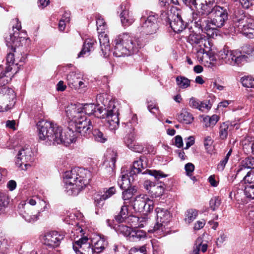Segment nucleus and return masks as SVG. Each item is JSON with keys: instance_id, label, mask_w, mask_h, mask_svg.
Here are the masks:
<instances>
[{"instance_id": "f257e3e1", "label": "nucleus", "mask_w": 254, "mask_h": 254, "mask_svg": "<svg viewBox=\"0 0 254 254\" xmlns=\"http://www.w3.org/2000/svg\"><path fill=\"white\" fill-rule=\"evenodd\" d=\"M37 126L39 139L44 141L47 145L62 143L67 146L75 141L77 137L72 129L68 127L64 131L63 135L62 127L46 120L39 121Z\"/></svg>"}, {"instance_id": "f03ea898", "label": "nucleus", "mask_w": 254, "mask_h": 254, "mask_svg": "<svg viewBox=\"0 0 254 254\" xmlns=\"http://www.w3.org/2000/svg\"><path fill=\"white\" fill-rule=\"evenodd\" d=\"M113 45V55L117 57H121L137 53L141 47V43L138 38L131 33H123L115 38Z\"/></svg>"}, {"instance_id": "7ed1b4c3", "label": "nucleus", "mask_w": 254, "mask_h": 254, "mask_svg": "<svg viewBox=\"0 0 254 254\" xmlns=\"http://www.w3.org/2000/svg\"><path fill=\"white\" fill-rule=\"evenodd\" d=\"M86 172L83 168L75 167L64 173V191L67 195H77L85 188L88 183Z\"/></svg>"}, {"instance_id": "20e7f679", "label": "nucleus", "mask_w": 254, "mask_h": 254, "mask_svg": "<svg viewBox=\"0 0 254 254\" xmlns=\"http://www.w3.org/2000/svg\"><path fill=\"white\" fill-rule=\"evenodd\" d=\"M16 23L12 26V30L9 33L5 34V40L7 47H11V51L16 53L15 47H19L22 44L26 39V33L21 30V25L18 19H15Z\"/></svg>"}, {"instance_id": "39448f33", "label": "nucleus", "mask_w": 254, "mask_h": 254, "mask_svg": "<svg viewBox=\"0 0 254 254\" xmlns=\"http://www.w3.org/2000/svg\"><path fill=\"white\" fill-rule=\"evenodd\" d=\"M143 157H140L138 160L133 162L132 167L127 174L122 175L118 179V184L122 190L126 189L131 187L130 184L137 176V175L141 173L142 170L145 168L143 163Z\"/></svg>"}, {"instance_id": "423d86ee", "label": "nucleus", "mask_w": 254, "mask_h": 254, "mask_svg": "<svg viewBox=\"0 0 254 254\" xmlns=\"http://www.w3.org/2000/svg\"><path fill=\"white\" fill-rule=\"evenodd\" d=\"M162 18L175 32H182L186 27V24L183 20L178 10L176 7H172L169 11L162 14Z\"/></svg>"}, {"instance_id": "0eeeda50", "label": "nucleus", "mask_w": 254, "mask_h": 254, "mask_svg": "<svg viewBox=\"0 0 254 254\" xmlns=\"http://www.w3.org/2000/svg\"><path fill=\"white\" fill-rule=\"evenodd\" d=\"M34 160L33 153L29 146H25L19 149L15 159V164L22 170H26L31 167Z\"/></svg>"}, {"instance_id": "6e6552de", "label": "nucleus", "mask_w": 254, "mask_h": 254, "mask_svg": "<svg viewBox=\"0 0 254 254\" xmlns=\"http://www.w3.org/2000/svg\"><path fill=\"white\" fill-rule=\"evenodd\" d=\"M66 113L67 117L72 120L74 124L75 132L80 133L81 135L86 136L91 131V127H94L91 124L90 120H87L85 115H80L78 117L72 116L70 111L67 109Z\"/></svg>"}, {"instance_id": "1a4fd4ad", "label": "nucleus", "mask_w": 254, "mask_h": 254, "mask_svg": "<svg viewBox=\"0 0 254 254\" xmlns=\"http://www.w3.org/2000/svg\"><path fill=\"white\" fill-rule=\"evenodd\" d=\"M129 206L135 212L146 214L153 210L154 203L146 196L137 195L130 202Z\"/></svg>"}, {"instance_id": "9d476101", "label": "nucleus", "mask_w": 254, "mask_h": 254, "mask_svg": "<svg viewBox=\"0 0 254 254\" xmlns=\"http://www.w3.org/2000/svg\"><path fill=\"white\" fill-rule=\"evenodd\" d=\"M157 16V14L152 12H149V15L147 17L145 15H143L140 19L141 32L147 35L156 33L159 28Z\"/></svg>"}, {"instance_id": "9b49d317", "label": "nucleus", "mask_w": 254, "mask_h": 254, "mask_svg": "<svg viewBox=\"0 0 254 254\" xmlns=\"http://www.w3.org/2000/svg\"><path fill=\"white\" fill-rule=\"evenodd\" d=\"M155 211L156 213V223L153 229L148 231L156 233L162 232L166 225L171 220L170 213L167 209L160 207L156 208Z\"/></svg>"}, {"instance_id": "f8f14e48", "label": "nucleus", "mask_w": 254, "mask_h": 254, "mask_svg": "<svg viewBox=\"0 0 254 254\" xmlns=\"http://www.w3.org/2000/svg\"><path fill=\"white\" fill-rule=\"evenodd\" d=\"M119 109L114 101L111 100L107 106V125L110 130L117 129L119 126Z\"/></svg>"}, {"instance_id": "ddd939ff", "label": "nucleus", "mask_w": 254, "mask_h": 254, "mask_svg": "<svg viewBox=\"0 0 254 254\" xmlns=\"http://www.w3.org/2000/svg\"><path fill=\"white\" fill-rule=\"evenodd\" d=\"M208 16H200L197 14H193L192 20L194 26L202 32L206 33L209 36H212L214 27L211 25V19L209 20Z\"/></svg>"}, {"instance_id": "4468645a", "label": "nucleus", "mask_w": 254, "mask_h": 254, "mask_svg": "<svg viewBox=\"0 0 254 254\" xmlns=\"http://www.w3.org/2000/svg\"><path fill=\"white\" fill-rule=\"evenodd\" d=\"M228 20L227 10L222 7L215 6L214 12L211 14V25L214 27V30L223 27Z\"/></svg>"}, {"instance_id": "2eb2a0df", "label": "nucleus", "mask_w": 254, "mask_h": 254, "mask_svg": "<svg viewBox=\"0 0 254 254\" xmlns=\"http://www.w3.org/2000/svg\"><path fill=\"white\" fill-rule=\"evenodd\" d=\"M64 235L57 231H51L45 234L41 238L42 243L50 248L58 247Z\"/></svg>"}, {"instance_id": "dca6fc26", "label": "nucleus", "mask_w": 254, "mask_h": 254, "mask_svg": "<svg viewBox=\"0 0 254 254\" xmlns=\"http://www.w3.org/2000/svg\"><path fill=\"white\" fill-rule=\"evenodd\" d=\"M67 109L70 111L71 115L75 117H78L80 115H84L83 114L94 115L95 109H96V105L94 104H85L84 105H71L67 107Z\"/></svg>"}, {"instance_id": "f3484780", "label": "nucleus", "mask_w": 254, "mask_h": 254, "mask_svg": "<svg viewBox=\"0 0 254 254\" xmlns=\"http://www.w3.org/2000/svg\"><path fill=\"white\" fill-rule=\"evenodd\" d=\"M19 54L16 55L17 57L15 58V54L12 52H9L7 54L6 61V71H12L14 73H16L19 69V67L22 65V64L24 62L25 58L21 56L19 58Z\"/></svg>"}, {"instance_id": "a211bd4d", "label": "nucleus", "mask_w": 254, "mask_h": 254, "mask_svg": "<svg viewBox=\"0 0 254 254\" xmlns=\"http://www.w3.org/2000/svg\"><path fill=\"white\" fill-rule=\"evenodd\" d=\"M88 241V239L85 237L73 243V249L76 254H93V247Z\"/></svg>"}, {"instance_id": "6ab92c4d", "label": "nucleus", "mask_w": 254, "mask_h": 254, "mask_svg": "<svg viewBox=\"0 0 254 254\" xmlns=\"http://www.w3.org/2000/svg\"><path fill=\"white\" fill-rule=\"evenodd\" d=\"M237 26L244 35L249 38H254V20L248 18L240 19Z\"/></svg>"}, {"instance_id": "aec40b11", "label": "nucleus", "mask_w": 254, "mask_h": 254, "mask_svg": "<svg viewBox=\"0 0 254 254\" xmlns=\"http://www.w3.org/2000/svg\"><path fill=\"white\" fill-rule=\"evenodd\" d=\"M222 59L228 64L233 65L239 64L245 59V56L237 51H224L221 54Z\"/></svg>"}, {"instance_id": "412c9836", "label": "nucleus", "mask_w": 254, "mask_h": 254, "mask_svg": "<svg viewBox=\"0 0 254 254\" xmlns=\"http://www.w3.org/2000/svg\"><path fill=\"white\" fill-rule=\"evenodd\" d=\"M124 141L126 146L133 151L141 153L144 150V146L135 141L134 132L128 133L125 137Z\"/></svg>"}, {"instance_id": "4be33fe9", "label": "nucleus", "mask_w": 254, "mask_h": 254, "mask_svg": "<svg viewBox=\"0 0 254 254\" xmlns=\"http://www.w3.org/2000/svg\"><path fill=\"white\" fill-rule=\"evenodd\" d=\"M22 208L20 210V215L28 222H34L38 220L41 211H38L36 213H33V208L27 204H22Z\"/></svg>"}, {"instance_id": "5701e85b", "label": "nucleus", "mask_w": 254, "mask_h": 254, "mask_svg": "<svg viewBox=\"0 0 254 254\" xmlns=\"http://www.w3.org/2000/svg\"><path fill=\"white\" fill-rule=\"evenodd\" d=\"M14 73L12 71H7L6 68L4 71H2L0 67V87H3L2 88V93L6 94H13L14 91L12 89H10L6 86H5L11 80V78L13 76Z\"/></svg>"}, {"instance_id": "b1692460", "label": "nucleus", "mask_w": 254, "mask_h": 254, "mask_svg": "<svg viewBox=\"0 0 254 254\" xmlns=\"http://www.w3.org/2000/svg\"><path fill=\"white\" fill-rule=\"evenodd\" d=\"M80 78L79 74L72 71L66 75V80L68 85L70 87L77 89L85 87L84 83L80 80Z\"/></svg>"}, {"instance_id": "393cba45", "label": "nucleus", "mask_w": 254, "mask_h": 254, "mask_svg": "<svg viewBox=\"0 0 254 254\" xmlns=\"http://www.w3.org/2000/svg\"><path fill=\"white\" fill-rule=\"evenodd\" d=\"M116 189L113 187L108 189H104L103 194H102V192L101 194L98 193L95 196V205L99 207L102 206L104 203V201L114 195L116 193Z\"/></svg>"}, {"instance_id": "a878e982", "label": "nucleus", "mask_w": 254, "mask_h": 254, "mask_svg": "<svg viewBox=\"0 0 254 254\" xmlns=\"http://www.w3.org/2000/svg\"><path fill=\"white\" fill-rule=\"evenodd\" d=\"M215 6H214V1L205 0L200 4V7L197 9L198 14L201 16H208L214 12Z\"/></svg>"}, {"instance_id": "bb28decb", "label": "nucleus", "mask_w": 254, "mask_h": 254, "mask_svg": "<svg viewBox=\"0 0 254 254\" xmlns=\"http://www.w3.org/2000/svg\"><path fill=\"white\" fill-rule=\"evenodd\" d=\"M188 41L192 45H197L201 48L206 47V44L209 43L205 36L195 33H192L190 34Z\"/></svg>"}, {"instance_id": "cd10ccee", "label": "nucleus", "mask_w": 254, "mask_h": 254, "mask_svg": "<svg viewBox=\"0 0 254 254\" xmlns=\"http://www.w3.org/2000/svg\"><path fill=\"white\" fill-rule=\"evenodd\" d=\"M127 204H125L122 206L121 210L120 211V213L116 215L115 217V219L116 221L119 223H122L124 222L127 218L128 220H131L132 223L133 222H136L138 221V218L137 217H135L134 216H129L127 217L128 215V208L127 206H129Z\"/></svg>"}, {"instance_id": "c85d7f7f", "label": "nucleus", "mask_w": 254, "mask_h": 254, "mask_svg": "<svg viewBox=\"0 0 254 254\" xmlns=\"http://www.w3.org/2000/svg\"><path fill=\"white\" fill-rule=\"evenodd\" d=\"M98 33H99V40L102 54L104 57H107L110 51L109 37L105 33V31Z\"/></svg>"}, {"instance_id": "c756f323", "label": "nucleus", "mask_w": 254, "mask_h": 254, "mask_svg": "<svg viewBox=\"0 0 254 254\" xmlns=\"http://www.w3.org/2000/svg\"><path fill=\"white\" fill-rule=\"evenodd\" d=\"M97 44L96 41L92 38H88L85 41L81 51L78 54V57L88 56L89 52L94 49V46Z\"/></svg>"}, {"instance_id": "7c9ffc66", "label": "nucleus", "mask_w": 254, "mask_h": 254, "mask_svg": "<svg viewBox=\"0 0 254 254\" xmlns=\"http://www.w3.org/2000/svg\"><path fill=\"white\" fill-rule=\"evenodd\" d=\"M120 18L122 24L125 27L130 26L134 21L132 13L126 9L125 7L120 14Z\"/></svg>"}, {"instance_id": "2f4dec72", "label": "nucleus", "mask_w": 254, "mask_h": 254, "mask_svg": "<svg viewBox=\"0 0 254 254\" xmlns=\"http://www.w3.org/2000/svg\"><path fill=\"white\" fill-rule=\"evenodd\" d=\"M125 190L122 192V198L124 200V203L125 204L128 203V205H129L130 202L134 200L135 198L133 196L135 195L137 192V188L132 186Z\"/></svg>"}, {"instance_id": "473e14b6", "label": "nucleus", "mask_w": 254, "mask_h": 254, "mask_svg": "<svg viewBox=\"0 0 254 254\" xmlns=\"http://www.w3.org/2000/svg\"><path fill=\"white\" fill-rule=\"evenodd\" d=\"M92 245L94 253H99L102 252L107 245V241L101 237H96L92 240Z\"/></svg>"}, {"instance_id": "72a5a7b5", "label": "nucleus", "mask_w": 254, "mask_h": 254, "mask_svg": "<svg viewBox=\"0 0 254 254\" xmlns=\"http://www.w3.org/2000/svg\"><path fill=\"white\" fill-rule=\"evenodd\" d=\"M146 238V233L144 230L132 229L127 240L132 242H137Z\"/></svg>"}, {"instance_id": "f704fd0d", "label": "nucleus", "mask_w": 254, "mask_h": 254, "mask_svg": "<svg viewBox=\"0 0 254 254\" xmlns=\"http://www.w3.org/2000/svg\"><path fill=\"white\" fill-rule=\"evenodd\" d=\"M92 134L94 140L100 143H105L108 139V136L104 130L101 128L93 127Z\"/></svg>"}, {"instance_id": "c9c22d12", "label": "nucleus", "mask_w": 254, "mask_h": 254, "mask_svg": "<svg viewBox=\"0 0 254 254\" xmlns=\"http://www.w3.org/2000/svg\"><path fill=\"white\" fill-rule=\"evenodd\" d=\"M177 119L180 123L190 124L193 121L192 115L186 109H182L180 114L178 115Z\"/></svg>"}, {"instance_id": "e433bc0d", "label": "nucleus", "mask_w": 254, "mask_h": 254, "mask_svg": "<svg viewBox=\"0 0 254 254\" xmlns=\"http://www.w3.org/2000/svg\"><path fill=\"white\" fill-rule=\"evenodd\" d=\"M165 189V184L160 182L157 185H154L152 187L150 194L153 197H158L163 195Z\"/></svg>"}, {"instance_id": "4c0bfd02", "label": "nucleus", "mask_w": 254, "mask_h": 254, "mask_svg": "<svg viewBox=\"0 0 254 254\" xmlns=\"http://www.w3.org/2000/svg\"><path fill=\"white\" fill-rule=\"evenodd\" d=\"M198 212L196 209H189L185 213V221L190 224L192 222L197 216Z\"/></svg>"}, {"instance_id": "58836bf2", "label": "nucleus", "mask_w": 254, "mask_h": 254, "mask_svg": "<svg viewBox=\"0 0 254 254\" xmlns=\"http://www.w3.org/2000/svg\"><path fill=\"white\" fill-rule=\"evenodd\" d=\"M176 84L180 88L186 89L190 86V80L183 76H178L176 78Z\"/></svg>"}, {"instance_id": "ea45409f", "label": "nucleus", "mask_w": 254, "mask_h": 254, "mask_svg": "<svg viewBox=\"0 0 254 254\" xmlns=\"http://www.w3.org/2000/svg\"><path fill=\"white\" fill-rule=\"evenodd\" d=\"M116 229L118 233L123 234L124 236L126 237L127 239L132 229L129 227L123 224L119 225Z\"/></svg>"}, {"instance_id": "a19ab883", "label": "nucleus", "mask_w": 254, "mask_h": 254, "mask_svg": "<svg viewBox=\"0 0 254 254\" xmlns=\"http://www.w3.org/2000/svg\"><path fill=\"white\" fill-rule=\"evenodd\" d=\"M241 82L243 86L247 88H254V78L251 76L242 77Z\"/></svg>"}, {"instance_id": "79ce46f5", "label": "nucleus", "mask_w": 254, "mask_h": 254, "mask_svg": "<svg viewBox=\"0 0 254 254\" xmlns=\"http://www.w3.org/2000/svg\"><path fill=\"white\" fill-rule=\"evenodd\" d=\"M181 2L192 9H193V7L197 8L196 0H173V3L175 4L179 5Z\"/></svg>"}, {"instance_id": "37998d69", "label": "nucleus", "mask_w": 254, "mask_h": 254, "mask_svg": "<svg viewBox=\"0 0 254 254\" xmlns=\"http://www.w3.org/2000/svg\"><path fill=\"white\" fill-rule=\"evenodd\" d=\"M70 21L69 14L68 12H65L59 23V28L60 31H64L65 29V25L69 23Z\"/></svg>"}, {"instance_id": "c03bdc74", "label": "nucleus", "mask_w": 254, "mask_h": 254, "mask_svg": "<svg viewBox=\"0 0 254 254\" xmlns=\"http://www.w3.org/2000/svg\"><path fill=\"white\" fill-rule=\"evenodd\" d=\"M228 122L223 123L220 127L219 135L221 139H224L226 138L228 135V129L229 127Z\"/></svg>"}, {"instance_id": "a18cd8bd", "label": "nucleus", "mask_w": 254, "mask_h": 254, "mask_svg": "<svg viewBox=\"0 0 254 254\" xmlns=\"http://www.w3.org/2000/svg\"><path fill=\"white\" fill-rule=\"evenodd\" d=\"M241 163L242 166L245 167L247 169L254 170V157H248L243 160Z\"/></svg>"}, {"instance_id": "49530a36", "label": "nucleus", "mask_w": 254, "mask_h": 254, "mask_svg": "<svg viewBox=\"0 0 254 254\" xmlns=\"http://www.w3.org/2000/svg\"><path fill=\"white\" fill-rule=\"evenodd\" d=\"M10 202V197L7 192H0V207H6Z\"/></svg>"}, {"instance_id": "de8ad7c7", "label": "nucleus", "mask_w": 254, "mask_h": 254, "mask_svg": "<svg viewBox=\"0 0 254 254\" xmlns=\"http://www.w3.org/2000/svg\"><path fill=\"white\" fill-rule=\"evenodd\" d=\"M96 25L98 32H102L105 31L106 25L104 19L101 16H96Z\"/></svg>"}, {"instance_id": "09e8293b", "label": "nucleus", "mask_w": 254, "mask_h": 254, "mask_svg": "<svg viewBox=\"0 0 254 254\" xmlns=\"http://www.w3.org/2000/svg\"><path fill=\"white\" fill-rule=\"evenodd\" d=\"M221 203V200L218 196L212 197L209 201L210 208L213 211L217 210Z\"/></svg>"}, {"instance_id": "8fccbe9b", "label": "nucleus", "mask_w": 254, "mask_h": 254, "mask_svg": "<svg viewBox=\"0 0 254 254\" xmlns=\"http://www.w3.org/2000/svg\"><path fill=\"white\" fill-rule=\"evenodd\" d=\"M137 124V117L136 115H134L131 120H129L128 122H127L126 123H125V127L127 129H128V133L134 132L133 131L134 130V126Z\"/></svg>"}, {"instance_id": "3c124183", "label": "nucleus", "mask_w": 254, "mask_h": 254, "mask_svg": "<svg viewBox=\"0 0 254 254\" xmlns=\"http://www.w3.org/2000/svg\"><path fill=\"white\" fill-rule=\"evenodd\" d=\"M243 181L245 183L254 184V170H251L243 177Z\"/></svg>"}, {"instance_id": "603ef678", "label": "nucleus", "mask_w": 254, "mask_h": 254, "mask_svg": "<svg viewBox=\"0 0 254 254\" xmlns=\"http://www.w3.org/2000/svg\"><path fill=\"white\" fill-rule=\"evenodd\" d=\"M116 162V155L114 154V156H112L109 161H106L105 163L108 162L109 167L107 168V172L111 174L114 172V170L115 167V163Z\"/></svg>"}, {"instance_id": "864d4df0", "label": "nucleus", "mask_w": 254, "mask_h": 254, "mask_svg": "<svg viewBox=\"0 0 254 254\" xmlns=\"http://www.w3.org/2000/svg\"><path fill=\"white\" fill-rule=\"evenodd\" d=\"M107 115V107L104 108L103 107L96 105V109L94 113V116L98 118H104V115Z\"/></svg>"}, {"instance_id": "5fc2aeb1", "label": "nucleus", "mask_w": 254, "mask_h": 254, "mask_svg": "<svg viewBox=\"0 0 254 254\" xmlns=\"http://www.w3.org/2000/svg\"><path fill=\"white\" fill-rule=\"evenodd\" d=\"M128 254H146V248L145 245L138 247H133L130 249Z\"/></svg>"}, {"instance_id": "6e6d98bb", "label": "nucleus", "mask_w": 254, "mask_h": 254, "mask_svg": "<svg viewBox=\"0 0 254 254\" xmlns=\"http://www.w3.org/2000/svg\"><path fill=\"white\" fill-rule=\"evenodd\" d=\"M148 174L151 176L154 177L155 179L159 180L162 178H165L168 176V175L165 174L161 171H157L155 170H148Z\"/></svg>"}, {"instance_id": "4d7b16f0", "label": "nucleus", "mask_w": 254, "mask_h": 254, "mask_svg": "<svg viewBox=\"0 0 254 254\" xmlns=\"http://www.w3.org/2000/svg\"><path fill=\"white\" fill-rule=\"evenodd\" d=\"M244 192L247 197L254 199V193L252 185L246 186Z\"/></svg>"}, {"instance_id": "13d9d810", "label": "nucleus", "mask_w": 254, "mask_h": 254, "mask_svg": "<svg viewBox=\"0 0 254 254\" xmlns=\"http://www.w3.org/2000/svg\"><path fill=\"white\" fill-rule=\"evenodd\" d=\"M211 106L212 105L210 104L209 100L200 102L199 110L201 111H204L205 110H209Z\"/></svg>"}, {"instance_id": "bf43d9fd", "label": "nucleus", "mask_w": 254, "mask_h": 254, "mask_svg": "<svg viewBox=\"0 0 254 254\" xmlns=\"http://www.w3.org/2000/svg\"><path fill=\"white\" fill-rule=\"evenodd\" d=\"M196 247L199 249V251H201L203 253H205L207 249V245L206 244H202L201 239L198 238L196 241Z\"/></svg>"}, {"instance_id": "052dcab7", "label": "nucleus", "mask_w": 254, "mask_h": 254, "mask_svg": "<svg viewBox=\"0 0 254 254\" xmlns=\"http://www.w3.org/2000/svg\"><path fill=\"white\" fill-rule=\"evenodd\" d=\"M247 170L248 169L245 167L242 166V164L241 163L238 169L236 171L235 178L237 177H244L248 172L247 171Z\"/></svg>"}, {"instance_id": "680f3d73", "label": "nucleus", "mask_w": 254, "mask_h": 254, "mask_svg": "<svg viewBox=\"0 0 254 254\" xmlns=\"http://www.w3.org/2000/svg\"><path fill=\"white\" fill-rule=\"evenodd\" d=\"M199 103H200L199 101L196 99L194 97H191L190 99L189 104L190 107H191L192 108H194V109H197L199 110Z\"/></svg>"}, {"instance_id": "e2e57ef3", "label": "nucleus", "mask_w": 254, "mask_h": 254, "mask_svg": "<svg viewBox=\"0 0 254 254\" xmlns=\"http://www.w3.org/2000/svg\"><path fill=\"white\" fill-rule=\"evenodd\" d=\"M185 169L186 172V174L188 176H190L192 172L194 170V166L191 163H188L186 164Z\"/></svg>"}, {"instance_id": "0e129e2a", "label": "nucleus", "mask_w": 254, "mask_h": 254, "mask_svg": "<svg viewBox=\"0 0 254 254\" xmlns=\"http://www.w3.org/2000/svg\"><path fill=\"white\" fill-rule=\"evenodd\" d=\"M155 185L154 182H151L149 180H146L143 183L144 188L148 191L150 193L151 190H152V187Z\"/></svg>"}, {"instance_id": "69168bd1", "label": "nucleus", "mask_w": 254, "mask_h": 254, "mask_svg": "<svg viewBox=\"0 0 254 254\" xmlns=\"http://www.w3.org/2000/svg\"><path fill=\"white\" fill-rule=\"evenodd\" d=\"M219 119V117L216 115H213L211 117L209 116V120L210 121L209 124L213 127L216 125Z\"/></svg>"}, {"instance_id": "338daca9", "label": "nucleus", "mask_w": 254, "mask_h": 254, "mask_svg": "<svg viewBox=\"0 0 254 254\" xmlns=\"http://www.w3.org/2000/svg\"><path fill=\"white\" fill-rule=\"evenodd\" d=\"M212 142L213 141L210 136H208L205 138L204 141V145L206 150L208 149L209 147L212 145Z\"/></svg>"}, {"instance_id": "774afa93", "label": "nucleus", "mask_w": 254, "mask_h": 254, "mask_svg": "<svg viewBox=\"0 0 254 254\" xmlns=\"http://www.w3.org/2000/svg\"><path fill=\"white\" fill-rule=\"evenodd\" d=\"M244 52L248 55L253 54L254 53V47L253 46L247 45L244 48Z\"/></svg>"}]
</instances>
